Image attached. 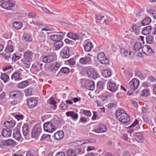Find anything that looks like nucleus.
Returning <instances> with one entry per match:
<instances>
[{"mask_svg": "<svg viewBox=\"0 0 156 156\" xmlns=\"http://www.w3.org/2000/svg\"><path fill=\"white\" fill-rule=\"evenodd\" d=\"M33 54L29 51H27L24 53L23 57L21 59V62L26 66L27 68H29L32 61Z\"/></svg>", "mask_w": 156, "mask_h": 156, "instance_id": "1", "label": "nucleus"}, {"mask_svg": "<svg viewBox=\"0 0 156 156\" xmlns=\"http://www.w3.org/2000/svg\"><path fill=\"white\" fill-rule=\"evenodd\" d=\"M116 115L119 121L124 123H127L130 121V117L122 110H119L116 111Z\"/></svg>", "mask_w": 156, "mask_h": 156, "instance_id": "2", "label": "nucleus"}, {"mask_svg": "<svg viewBox=\"0 0 156 156\" xmlns=\"http://www.w3.org/2000/svg\"><path fill=\"white\" fill-rule=\"evenodd\" d=\"M97 59L98 61L102 64L106 65L109 62V60L105 56L103 52H100L97 55Z\"/></svg>", "mask_w": 156, "mask_h": 156, "instance_id": "3", "label": "nucleus"}, {"mask_svg": "<svg viewBox=\"0 0 156 156\" xmlns=\"http://www.w3.org/2000/svg\"><path fill=\"white\" fill-rule=\"evenodd\" d=\"M44 128L45 131L49 133H52L55 130V126L50 122H47L44 124Z\"/></svg>", "mask_w": 156, "mask_h": 156, "instance_id": "4", "label": "nucleus"}, {"mask_svg": "<svg viewBox=\"0 0 156 156\" xmlns=\"http://www.w3.org/2000/svg\"><path fill=\"white\" fill-rule=\"evenodd\" d=\"M140 81L136 79H133L128 83L131 89L134 91L139 87Z\"/></svg>", "mask_w": 156, "mask_h": 156, "instance_id": "5", "label": "nucleus"}, {"mask_svg": "<svg viewBox=\"0 0 156 156\" xmlns=\"http://www.w3.org/2000/svg\"><path fill=\"white\" fill-rule=\"evenodd\" d=\"M15 5L14 2L11 1H7L2 3L1 6L6 9H11Z\"/></svg>", "mask_w": 156, "mask_h": 156, "instance_id": "6", "label": "nucleus"}, {"mask_svg": "<svg viewBox=\"0 0 156 156\" xmlns=\"http://www.w3.org/2000/svg\"><path fill=\"white\" fill-rule=\"evenodd\" d=\"M87 73L89 77L95 79L99 76L97 72L92 68H89L87 70Z\"/></svg>", "mask_w": 156, "mask_h": 156, "instance_id": "7", "label": "nucleus"}, {"mask_svg": "<svg viewBox=\"0 0 156 156\" xmlns=\"http://www.w3.org/2000/svg\"><path fill=\"white\" fill-rule=\"evenodd\" d=\"M41 132V128L36 126L33 127L31 132V136L33 138H37L39 136Z\"/></svg>", "mask_w": 156, "mask_h": 156, "instance_id": "8", "label": "nucleus"}, {"mask_svg": "<svg viewBox=\"0 0 156 156\" xmlns=\"http://www.w3.org/2000/svg\"><path fill=\"white\" fill-rule=\"evenodd\" d=\"M55 58V55L54 54H52L44 57L43 61L45 63H49L54 61Z\"/></svg>", "mask_w": 156, "mask_h": 156, "instance_id": "9", "label": "nucleus"}, {"mask_svg": "<svg viewBox=\"0 0 156 156\" xmlns=\"http://www.w3.org/2000/svg\"><path fill=\"white\" fill-rule=\"evenodd\" d=\"M79 62L82 65L90 64L91 63V57L86 56L81 57L80 59Z\"/></svg>", "mask_w": 156, "mask_h": 156, "instance_id": "10", "label": "nucleus"}, {"mask_svg": "<svg viewBox=\"0 0 156 156\" xmlns=\"http://www.w3.org/2000/svg\"><path fill=\"white\" fill-rule=\"evenodd\" d=\"M60 55L63 58H68L69 56V48L67 46L65 47L62 50Z\"/></svg>", "mask_w": 156, "mask_h": 156, "instance_id": "11", "label": "nucleus"}, {"mask_svg": "<svg viewBox=\"0 0 156 156\" xmlns=\"http://www.w3.org/2000/svg\"><path fill=\"white\" fill-rule=\"evenodd\" d=\"M118 87L115 83L112 82L110 81L108 82L107 83V89L112 92H114L117 90Z\"/></svg>", "mask_w": 156, "mask_h": 156, "instance_id": "12", "label": "nucleus"}, {"mask_svg": "<svg viewBox=\"0 0 156 156\" xmlns=\"http://www.w3.org/2000/svg\"><path fill=\"white\" fill-rule=\"evenodd\" d=\"M22 94V91H13L9 93L10 97L15 98H20Z\"/></svg>", "mask_w": 156, "mask_h": 156, "instance_id": "13", "label": "nucleus"}, {"mask_svg": "<svg viewBox=\"0 0 156 156\" xmlns=\"http://www.w3.org/2000/svg\"><path fill=\"white\" fill-rule=\"evenodd\" d=\"M37 101L34 98H30L27 101L28 107L30 108H33L37 105Z\"/></svg>", "mask_w": 156, "mask_h": 156, "instance_id": "14", "label": "nucleus"}, {"mask_svg": "<svg viewBox=\"0 0 156 156\" xmlns=\"http://www.w3.org/2000/svg\"><path fill=\"white\" fill-rule=\"evenodd\" d=\"M107 128V126L103 124L99 125L98 127L95 130V131L97 133H104L106 132Z\"/></svg>", "mask_w": 156, "mask_h": 156, "instance_id": "15", "label": "nucleus"}, {"mask_svg": "<svg viewBox=\"0 0 156 156\" xmlns=\"http://www.w3.org/2000/svg\"><path fill=\"white\" fill-rule=\"evenodd\" d=\"M11 134V130L9 128H4L2 131V135L4 137H8Z\"/></svg>", "mask_w": 156, "mask_h": 156, "instance_id": "16", "label": "nucleus"}, {"mask_svg": "<svg viewBox=\"0 0 156 156\" xmlns=\"http://www.w3.org/2000/svg\"><path fill=\"white\" fill-rule=\"evenodd\" d=\"M13 136L16 140H19L20 139L21 134L20 133V131L18 128H16L14 129L13 134Z\"/></svg>", "mask_w": 156, "mask_h": 156, "instance_id": "17", "label": "nucleus"}, {"mask_svg": "<svg viewBox=\"0 0 156 156\" xmlns=\"http://www.w3.org/2000/svg\"><path fill=\"white\" fill-rule=\"evenodd\" d=\"M63 38L62 35L58 34L52 35L51 37V39L55 42L61 40Z\"/></svg>", "mask_w": 156, "mask_h": 156, "instance_id": "18", "label": "nucleus"}, {"mask_svg": "<svg viewBox=\"0 0 156 156\" xmlns=\"http://www.w3.org/2000/svg\"><path fill=\"white\" fill-rule=\"evenodd\" d=\"M43 65V64L42 63H39L37 62H35L33 64L32 67L35 70L39 71L42 69Z\"/></svg>", "mask_w": 156, "mask_h": 156, "instance_id": "19", "label": "nucleus"}, {"mask_svg": "<svg viewBox=\"0 0 156 156\" xmlns=\"http://www.w3.org/2000/svg\"><path fill=\"white\" fill-rule=\"evenodd\" d=\"M67 116H70L74 120H76L78 118V115L73 111L68 112L66 113Z\"/></svg>", "mask_w": 156, "mask_h": 156, "instance_id": "20", "label": "nucleus"}, {"mask_svg": "<svg viewBox=\"0 0 156 156\" xmlns=\"http://www.w3.org/2000/svg\"><path fill=\"white\" fill-rule=\"evenodd\" d=\"M64 133L62 131H59L54 135L55 139L56 140H60L62 139L64 136Z\"/></svg>", "mask_w": 156, "mask_h": 156, "instance_id": "21", "label": "nucleus"}, {"mask_svg": "<svg viewBox=\"0 0 156 156\" xmlns=\"http://www.w3.org/2000/svg\"><path fill=\"white\" fill-rule=\"evenodd\" d=\"M134 139L139 142H142L143 140V137L141 134L139 133H134L133 135Z\"/></svg>", "mask_w": 156, "mask_h": 156, "instance_id": "22", "label": "nucleus"}, {"mask_svg": "<svg viewBox=\"0 0 156 156\" xmlns=\"http://www.w3.org/2000/svg\"><path fill=\"white\" fill-rule=\"evenodd\" d=\"M152 27L151 26H148L144 28L142 30V34L144 35H147L150 33H152Z\"/></svg>", "mask_w": 156, "mask_h": 156, "instance_id": "23", "label": "nucleus"}, {"mask_svg": "<svg viewBox=\"0 0 156 156\" xmlns=\"http://www.w3.org/2000/svg\"><path fill=\"white\" fill-rule=\"evenodd\" d=\"M67 37L74 40H78L80 38L79 35L70 32H69L67 34Z\"/></svg>", "mask_w": 156, "mask_h": 156, "instance_id": "24", "label": "nucleus"}, {"mask_svg": "<svg viewBox=\"0 0 156 156\" xmlns=\"http://www.w3.org/2000/svg\"><path fill=\"white\" fill-rule=\"evenodd\" d=\"M133 31L136 34H139L140 33V30L141 29L140 26L138 24H133L132 27Z\"/></svg>", "mask_w": 156, "mask_h": 156, "instance_id": "25", "label": "nucleus"}, {"mask_svg": "<svg viewBox=\"0 0 156 156\" xmlns=\"http://www.w3.org/2000/svg\"><path fill=\"white\" fill-rule=\"evenodd\" d=\"M37 38L40 42L42 44H44L45 42L46 38L43 32H41L39 33Z\"/></svg>", "mask_w": 156, "mask_h": 156, "instance_id": "26", "label": "nucleus"}, {"mask_svg": "<svg viewBox=\"0 0 156 156\" xmlns=\"http://www.w3.org/2000/svg\"><path fill=\"white\" fill-rule=\"evenodd\" d=\"M15 125V122L13 121L10 122L6 121L4 124V127L8 128H12Z\"/></svg>", "mask_w": 156, "mask_h": 156, "instance_id": "27", "label": "nucleus"}, {"mask_svg": "<svg viewBox=\"0 0 156 156\" xmlns=\"http://www.w3.org/2000/svg\"><path fill=\"white\" fill-rule=\"evenodd\" d=\"M13 27L16 30H18L20 29L22 26L23 24L20 22H14L12 24Z\"/></svg>", "mask_w": 156, "mask_h": 156, "instance_id": "28", "label": "nucleus"}, {"mask_svg": "<svg viewBox=\"0 0 156 156\" xmlns=\"http://www.w3.org/2000/svg\"><path fill=\"white\" fill-rule=\"evenodd\" d=\"M120 52L122 55H124L125 57L127 56L128 55H129V57H131L132 54H133V53H132L131 51H129V52L128 53V51L124 48L121 49Z\"/></svg>", "mask_w": 156, "mask_h": 156, "instance_id": "29", "label": "nucleus"}, {"mask_svg": "<svg viewBox=\"0 0 156 156\" xmlns=\"http://www.w3.org/2000/svg\"><path fill=\"white\" fill-rule=\"evenodd\" d=\"M48 103L52 106V108L53 109H55L57 108L56 105V102L54 100L53 98L51 97L48 101Z\"/></svg>", "mask_w": 156, "mask_h": 156, "instance_id": "30", "label": "nucleus"}, {"mask_svg": "<svg viewBox=\"0 0 156 156\" xmlns=\"http://www.w3.org/2000/svg\"><path fill=\"white\" fill-rule=\"evenodd\" d=\"M1 78L5 83H6L9 80V77L6 73H2L1 76Z\"/></svg>", "mask_w": 156, "mask_h": 156, "instance_id": "31", "label": "nucleus"}, {"mask_svg": "<svg viewBox=\"0 0 156 156\" xmlns=\"http://www.w3.org/2000/svg\"><path fill=\"white\" fill-rule=\"evenodd\" d=\"M93 47L92 44L90 42H88L87 44L84 46L85 51L87 52L90 51Z\"/></svg>", "mask_w": 156, "mask_h": 156, "instance_id": "32", "label": "nucleus"}, {"mask_svg": "<svg viewBox=\"0 0 156 156\" xmlns=\"http://www.w3.org/2000/svg\"><path fill=\"white\" fill-rule=\"evenodd\" d=\"M102 75L103 77L107 78L111 76V73L109 70L105 69L102 71Z\"/></svg>", "mask_w": 156, "mask_h": 156, "instance_id": "33", "label": "nucleus"}, {"mask_svg": "<svg viewBox=\"0 0 156 156\" xmlns=\"http://www.w3.org/2000/svg\"><path fill=\"white\" fill-rule=\"evenodd\" d=\"M3 144L5 146L13 145L15 143V142L12 139H8L3 141Z\"/></svg>", "mask_w": 156, "mask_h": 156, "instance_id": "34", "label": "nucleus"}, {"mask_svg": "<svg viewBox=\"0 0 156 156\" xmlns=\"http://www.w3.org/2000/svg\"><path fill=\"white\" fill-rule=\"evenodd\" d=\"M28 85V82L27 80L23 81L19 83L17 85V87L19 88H23Z\"/></svg>", "mask_w": 156, "mask_h": 156, "instance_id": "35", "label": "nucleus"}, {"mask_svg": "<svg viewBox=\"0 0 156 156\" xmlns=\"http://www.w3.org/2000/svg\"><path fill=\"white\" fill-rule=\"evenodd\" d=\"M63 43L61 40L55 42L54 43V46L57 50L61 48L63 46Z\"/></svg>", "mask_w": 156, "mask_h": 156, "instance_id": "36", "label": "nucleus"}, {"mask_svg": "<svg viewBox=\"0 0 156 156\" xmlns=\"http://www.w3.org/2000/svg\"><path fill=\"white\" fill-rule=\"evenodd\" d=\"M22 131L23 135L24 136H26L29 132V128L28 126L24 124L22 126Z\"/></svg>", "mask_w": 156, "mask_h": 156, "instance_id": "37", "label": "nucleus"}, {"mask_svg": "<svg viewBox=\"0 0 156 156\" xmlns=\"http://www.w3.org/2000/svg\"><path fill=\"white\" fill-rule=\"evenodd\" d=\"M11 79H14L15 80H20L21 79L19 73L18 72H15L12 75Z\"/></svg>", "mask_w": 156, "mask_h": 156, "instance_id": "38", "label": "nucleus"}, {"mask_svg": "<svg viewBox=\"0 0 156 156\" xmlns=\"http://www.w3.org/2000/svg\"><path fill=\"white\" fill-rule=\"evenodd\" d=\"M0 56L4 59V60H8L10 58V53H4L2 52L0 54Z\"/></svg>", "mask_w": 156, "mask_h": 156, "instance_id": "39", "label": "nucleus"}, {"mask_svg": "<svg viewBox=\"0 0 156 156\" xmlns=\"http://www.w3.org/2000/svg\"><path fill=\"white\" fill-rule=\"evenodd\" d=\"M151 20L149 17H147L144 19L141 22L140 25H147L149 24L151 22Z\"/></svg>", "mask_w": 156, "mask_h": 156, "instance_id": "40", "label": "nucleus"}, {"mask_svg": "<svg viewBox=\"0 0 156 156\" xmlns=\"http://www.w3.org/2000/svg\"><path fill=\"white\" fill-rule=\"evenodd\" d=\"M142 45L140 43L137 42L134 45V50L135 52L137 51H139L141 48Z\"/></svg>", "mask_w": 156, "mask_h": 156, "instance_id": "41", "label": "nucleus"}, {"mask_svg": "<svg viewBox=\"0 0 156 156\" xmlns=\"http://www.w3.org/2000/svg\"><path fill=\"white\" fill-rule=\"evenodd\" d=\"M123 74H124L125 78L128 80H129L133 76V74L128 71L124 72Z\"/></svg>", "mask_w": 156, "mask_h": 156, "instance_id": "42", "label": "nucleus"}, {"mask_svg": "<svg viewBox=\"0 0 156 156\" xmlns=\"http://www.w3.org/2000/svg\"><path fill=\"white\" fill-rule=\"evenodd\" d=\"M114 96L112 94H108L106 95L103 96L102 97L103 100H112L114 98Z\"/></svg>", "mask_w": 156, "mask_h": 156, "instance_id": "43", "label": "nucleus"}, {"mask_svg": "<svg viewBox=\"0 0 156 156\" xmlns=\"http://www.w3.org/2000/svg\"><path fill=\"white\" fill-rule=\"evenodd\" d=\"M14 50L13 47L12 45L7 46L5 49V51L6 53H9L12 52Z\"/></svg>", "mask_w": 156, "mask_h": 156, "instance_id": "44", "label": "nucleus"}, {"mask_svg": "<svg viewBox=\"0 0 156 156\" xmlns=\"http://www.w3.org/2000/svg\"><path fill=\"white\" fill-rule=\"evenodd\" d=\"M46 140V141H51L50 136L49 135L43 134L41 138V140Z\"/></svg>", "mask_w": 156, "mask_h": 156, "instance_id": "45", "label": "nucleus"}, {"mask_svg": "<svg viewBox=\"0 0 156 156\" xmlns=\"http://www.w3.org/2000/svg\"><path fill=\"white\" fill-rule=\"evenodd\" d=\"M95 85L93 81H91L87 86V88L89 90H93L95 88Z\"/></svg>", "mask_w": 156, "mask_h": 156, "instance_id": "46", "label": "nucleus"}, {"mask_svg": "<svg viewBox=\"0 0 156 156\" xmlns=\"http://www.w3.org/2000/svg\"><path fill=\"white\" fill-rule=\"evenodd\" d=\"M67 154L68 156H76L75 150L68 149L67 151Z\"/></svg>", "mask_w": 156, "mask_h": 156, "instance_id": "47", "label": "nucleus"}, {"mask_svg": "<svg viewBox=\"0 0 156 156\" xmlns=\"http://www.w3.org/2000/svg\"><path fill=\"white\" fill-rule=\"evenodd\" d=\"M146 39L147 42L149 44L152 43L154 41L153 37L151 35L147 36Z\"/></svg>", "mask_w": 156, "mask_h": 156, "instance_id": "48", "label": "nucleus"}, {"mask_svg": "<svg viewBox=\"0 0 156 156\" xmlns=\"http://www.w3.org/2000/svg\"><path fill=\"white\" fill-rule=\"evenodd\" d=\"M70 69L66 67H62L61 68L59 72H61L66 74H68L69 73Z\"/></svg>", "mask_w": 156, "mask_h": 156, "instance_id": "49", "label": "nucleus"}, {"mask_svg": "<svg viewBox=\"0 0 156 156\" xmlns=\"http://www.w3.org/2000/svg\"><path fill=\"white\" fill-rule=\"evenodd\" d=\"M24 41H31L30 38V35L27 34H24L23 36V39Z\"/></svg>", "mask_w": 156, "mask_h": 156, "instance_id": "50", "label": "nucleus"}, {"mask_svg": "<svg viewBox=\"0 0 156 156\" xmlns=\"http://www.w3.org/2000/svg\"><path fill=\"white\" fill-rule=\"evenodd\" d=\"M74 150L76 156L78 155L82 154L84 153L83 151L80 148L76 149Z\"/></svg>", "mask_w": 156, "mask_h": 156, "instance_id": "51", "label": "nucleus"}, {"mask_svg": "<svg viewBox=\"0 0 156 156\" xmlns=\"http://www.w3.org/2000/svg\"><path fill=\"white\" fill-rule=\"evenodd\" d=\"M147 52H146L145 55L147 56H150L153 55L154 54V51L152 50L150 47L148 49Z\"/></svg>", "mask_w": 156, "mask_h": 156, "instance_id": "52", "label": "nucleus"}, {"mask_svg": "<svg viewBox=\"0 0 156 156\" xmlns=\"http://www.w3.org/2000/svg\"><path fill=\"white\" fill-rule=\"evenodd\" d=\"M140 95L142 96H147L149 95V93L147 90L144 89L141 91Z\"/></svg>", "mask_w": 156, "mask_h": 156, "instance_id": "53", "label": "nucleus"}, {"mask_svg": "<svg viewBox=\"0 0 156 156\" xmlns=\"http://www.w3.org/2000/svg\"><path fill=\"white\" fill-rule=\"evenodd\" d=\"M67 63L70 66H73L75 64L76 61L74 58H72L68 60Z\"/></svg>", "mask_w": 156, "mask_h": 156, "instance_id": "54", "label": "nucleus"}, {"mask_svg": "<svg viewBox=\"0 0 156 156\" xmlns=\"http://www.w3.org/2000/svg\"><path fill=\"white\" fill-rule=\"evenodd\" d=\"M150 47L148 45H144L142 48V51L143 53L145 54L146 52H147L148 49Z\"/></svg>", "mask_w": 156, "mask_h": 156, "instance_id": "55", "label": "nucleus"}, {"mask_svg": "<svg viewBox=\"0 0 156 156\" xmlns=\"http://www.w3.org/2000/svg\"><path fill=\"white\" fill-rule=\"evenodd\" d=\"M83 142V141H82V140H77L73 142V144L75 145V146L78 147L83 144H82Z\"/></svg>", "mask_w": 156, "mask_h": 156, "instance_id": "56", "label": "nucleus"}, {"mask_svg": "<svg viewBox=\"0 0 156 156\" xmlns=\"http://www.w3.org/2000/svg\"><path fill=\"white\" fill-rule=\"evenodd\" d=\"M83 114L87 116L90 117L91 115V113L90 111L86 110H84L83 111Z\"/></svg>", "mask_w": 156, "mask_h": 156, "instance_id": "57", "label": "nucleus"}, {"mask_svg": "<svg viewBox=\"0 0 156 156\" xmlns=\"http://www.w3.org/2000/svg\"><path fill=\"white\" fill-rule=\"evenodd\" d=\"M147 80L151 83L156 82V79L155 78L152 76H149L147 78Z\"/></svg>", "mask_w": 156, "mask_h": 156, "instance_id": "58", "label": "nucleus"}, {"mask_svg": "<svg viewBox=\"0 0 156 156\" xmlns=\"http://www.w3.org/2000/svg\"><path fill=\"white\" fill-rule=\"evenodd\" d=\"M15 118L17 121L22 120L23 118V115H15Z\"/></svg>", "mask_w": 156, "mask_h": 156, "instance_id": "59", "label": "nucleus"}, {"mask_svg": "<svg viewBox=\"0 0 156 156\" xmlns=\"http://www.w3.org/2000/svg\"><path fill=\"white\" fill-rule=\"evenodd\" d=\"M60 66V64L59 63L56 62L55 63V66L54 67L53 69L55 70L56 71L58 70Z\"/></svg>", "mask_w": 156, "mask_h": 156, "instance_id": "60", "label": "nucleus"}, {"mask_svg": "<svg viewBox=\"0 0 156 156\" xmlns=\"http://www.w3.org/2000/svg\"><path fill=\"white\" fill-rule=\"evenodd\" d=\"M138 123V120L136 119L133 122L132 124L129 127L130 128L131 127H134Z\"/></svg>", "mask_w": 156, "mask_h": 156, "instance_id": "61", "label": "nucleus"}, {"mask_svg": "<svg viewBox=\"0 0 156 156\" xmlns=\"http://www.w3.org/2000/svg\"><path fill=\"white\" fill-rule=\"evenodd\" d=\"M87 121V119L85 117H81L80 122L82 123H85Z\"/></svg>", "mask_w": 156, "mask_h": 156, "instance_id": "62", "label": "nucleus"}, {"mask_svg": "<svg viewBox=\"0 0 156 156\" xmlns=\"http://www.w3.org/2000/svg\"><path fill=\"white\" fill-rule=\"evenodd\" d=\"M116 105V104L114 103H110L108 104V109H111L113 107L115 106Z\"/></svg>", "mask_w": 156, "mask_h": 156, "instance_id": "63", "label": "nucleus"}, {"mask_svg": "<svg viewBox=\"0 0 156 156\" xmlns=\"http://www.w3.org/2000/svg\"><path fill=\"white\" fill-rule=\"evenodd\" d=\"M144 14L143 10H140L139 12L136 14L137 18H139L141 16L143 15Z\"/></svg>", "mask_w": 156, "mask_h": 156, "instance_id": "64", "label": "nucleus"}]
</instances>
